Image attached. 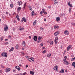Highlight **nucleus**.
Listing matches in <instances>:
<instances>
[{"label": "nucleus", "instance_id": "obj_3", "mask_svg": "<svg viewBox=\"0 0 75 75\" xmlns=\"http://www.w3.org/2000/svg\"><path fill=\"white\" fill-rule=\"evenodd\" d=\"M15 67V68H16V69H17L18 70V71H20V69H21V68L20 67L18 66H17L16 67Z\"/></svg>", "mask_w": 75, "mask_h": 75}, {"label": "nucleus", "instance_id": "obj_35", "mask_svg": "<svg viewBox=\"0 0 75 75\" xmlns=\"http://www.w3.org/2000/svg\"><path fill=\"white\" fill-rule=\"evenodd\" d=\"M5 44H6V45H7L8 44V42H6L4 43Z\"/></svg>", "mask_w": 75, "mask_h": 75}, {"label": "nucleus", "instance_id": "obj_64", "mask_svg": "<svg viewBox=\"0 0 75 75\" xmlns=\"http://www.w3.org/2000/svg\"><path fill=\"white\" fill-rule=\"evenodd\" d=\"M48 8H51V6H48Z\"/></svg>", "mask_w": 75, "mask_h": 75}, {"label": "nucleus", "instance_id": "obj_31", "mask_svg": "<svg viewBox=\"0 0 75 75\" xmlns=\"http://www.w3.org/2000/svg\"><path fill=\"white\" fill-rule=\"evenodd\" d=\"M50 56H51V54H47V57H50Z\"/></svg>", "mask_w": 75, "mask_h": 75}, {"label": "nucleus", "instance_id": "obj_45", "mask_svg": "<svg viewBox=\"0 0 75 75\" xmlns=\"http://www.w3.org/2000/svg\"><path fill=\"white\" fill-rule=\"evenodd\" d=\"M55 40H58V37H55Z\"/></svg>", "mask_w": 75, "mask_h": 75}, {"label": "nucleus", "instance_id": "obj_5", "mask_svg": "<svg viewBox=\"0 0 75 75\" xmlns=\"http://www.w3.org/2000/svg\"><path fill=\"white\" fill-rule=\"evenodd\" d=\"M5 31H7L8 30V27L6 25V27L4 28Z\"/></svg>", "mask_w": 75, "mask_h": 75}, {"label": "nucleus", "instance_id": "obj_63", "mask_svg": "<svg viewBox=\"0 0 75 75\" xmlns=\"http://www.w3.org/2000/svg\"><path fill=\"white\" fill-rule=\"evenodd\" d=\"M25 67H26V68H27V67H28V66L27 65Z\"/></svg>", "mask_w": 75, "mask_h": 75}, {"label": "nucleus", "instance_id": "obj_50", "mask_svg": "<svg viewBox=\"0 0 75 75\" xmlns=\"http://www.w3.org/2000/svg\"><path fill=\"white\" fill-rule=\"evenodd\" d=\"M54 29H57V26H55L54 27Z\"/></svg>", "mask_w": 75, "mask_h": 75}, {"label": "nucleus", "instance_id": "obj_36", "mask_svg": "<svg viewBox=\"0 0 75 75\" xmlns=\"http://www.w3.org/2000/svg\"><path fill=\"white\" fill-rule=\"evenodd\" d=\"M1 68H4V66L3 65H1Z\"/></svg>", "mask_w": 75, "mask_h": 75}, {"label": "nucleus", "instance_id": "obj_44", "mask_svg": "<svg viewBox=\"0 0 75 75\" xmlns=\"http://www.w3.org/2000/svg\"><path fill=\"white\" fill-rule=\"evenodd\" d=\"M17 75H23V74L21 73L19 74H17Z\"/></svg>", "mask_w": 75, "mask_h": 75}, {"label": "nucleus", "instance_id": "obj_61", "mask_svg": "<svg viewBox=\"0 0 75 75\" xmlns=\"http://www.w3.org/2000/svg\"><path fill=\"white\" fill-rule=\"evenodd\" d=\"M22 53V54H23V55H24V52H21Z\"/></svg>", "mask_w": 75, "mask_h": 75}, {"label": "nucleus", "instance_id": "obj_62", "mask_svg": "<svg viewBox=\"0 0 75 75\" xmlns=\"http://www.w3.org/2000/svg\"><path fill=\"white\" fill-rule=\"evenodd\" d=\"M6 14H8V12H6Z\"/></svg>", "mask_w": 75, "mask_h": 75}, {"label": "nucleus", "instance_id": "obj_28", "mask_svg": "<svg viewBox=\"0 0 75 75\" xmlns=\"http://www.w3.org/2000/svg\"><path fill=\"white\" fill-rule=\"evenodd\" d=\"M46 50H44L42 52V53L43 54H45V53H46Z\"/></svg>", "mask_w": 75, "mask_h": 75}, {"label": "nucleus", "instance_id": "obj_21", "mask_svg": "<svg viewBox=\"0 0 75 75\" xmlns=\"http://www.w3.org/2000/svg\"><path fill=\"white\" fill-rule=\"evenodd\" d=\"M13 4H11L10 7H11V8H13Z\"/></svg>", "mask_w": 75, "mask_h": 75}, {"label": "nucleus", "instance_id": "obj_55", "mask_svg": "<svg viewBox=\"0 0 75 75\" xmlns=\"http://www.w3.org/2000/svg\"><path fill=\"white\" fill-rule=\"evenodd\" d=\"M42 50H44L45 49V47H44L43 48H42Z\"/></svg>", "mask_w": 75, "mask_h": 75}, {"label": "nucleus", "instance_id": "obj_23", "mask_svg": "<svg viewBox=\"0 0 75 75\" xmlns=\"http://www.w3.org/2000/svg\"><path fill=\"white\" fill-rule=\"evenodd\" d=\"M26 4H27V3H25L24 4L23 8H25V6H26Z\"/></svg>", "mask_w": 75, "mask_h": 75}, {"label": "nucleus", "instance_id": "obj_60", "mask_svg": "<svg viewBox=\"0 0 75 75\" xmlns=\"http://www.w3.org/2000/svg\"><path fill=\"white\" fill-rule=\"evenodd\" d=\"M40 45H41V46L42 47V46H43V44H42L41 43L40 44Z\"/></svg>", "mask_w": 75, "mask_h": 75}, {"label": "nucleus", "instance_id": "obj_6", "mask_svg": "<svg viewBox=\"0 0 75 75\" xmlns=\"http://www.w3.org/2000/svg\"><path fill=\"white\" fill-rule=\"evenodd\" d=\"M56 20L57 21H60V20H61V19L59 17H57L56 18Z\"/></svg>", "mask_w": 75, "mask_h": 75}, {"label": "nucleus", "instance_id": "obj_25", "mask_svg": "<svg viewBox=\"0 0 75 75\" xmlns=\"http://www.w3.org/2000/svg\"><path fill=\"white\" fill-rule=\"evenodd\" d=\"M50 45H52V44H53V42L52 41H51V42H50Z\"/></svg>", "mask_w": 75, "mask_h": 75}, {"label": "nucleus", "instance_id": "obj_47", "mask_svg": "<svg viewBox=\"0 0 75 75\" xmlns=\"http://www.w3.org/2000/svg\"><path fill=\"white\" fill-rule=\"evenodd\" d=\"M69 6H70L71 7H73V6H72V4L70 5H69Z\"/></svg>", "mask_w": 75, "mask_h": 75}, {"label": "nucleus", "instance_id": "obj_20", "mask_svg": "<svg viewBox=\"0 0 75 75\" xmlns=\"http://www.w3.org/2000/svg\"><path fill=\"white\" fill-rule=\"evenodd\" d=\"M18 3L19 6H20V5H21V4L22 3L21 1H20V2L18 1Z\"/></svg>", "mask_w": 75, "mask_h": 75}, {"label": "nucleus", "instance_id": "obj_29", "mask_svg": "<svg viewBox=\"0 0 75 75\" xmlns=\"http://www.w3.org/2000/svg\"><path fill=\"white\" fill-rule=\"evenodd\" d=\"M21 10V7H19L18 8L17 10H18V11H20Z\"/></svg>", "mask_w": 75, "mask_h": 75}, {"label": "nucleus", "instance_id": "obj_16", "mask_svg": "<svg viewBox=\"0 0 75 75\" xmlns=\"http://www.w3.org/2000/svg\"><path fill=\"white\" fill-rule=\"evenodd\" d=\"M59 72L61 73H64V69H62Z\"/></svg>", "mask_w": 75, "mask_h": 75}, {"label": "nucleus", "instance_id": "obj_34", "mask_svg": "<svg viewBox=\"0 0 75 75\" xmlns=\"http://www.w3.org/2000/svg\"><path fill=\"white\" fill-rule=\"evenodd\" d=\"M62 16H63V14H61L60 15V17H62Z\"/></svg>", "mask_w": 75, "mask_h": 75}, {"label": "nucleus", "instance_id": "obj_40", "mask_svg": "<svg viewBox=\"0 0 75 75\" xmlns=\"http://www.w3.org/2000/svg\"><path fill=\"white\" fill-rule=\"evenodd\" d=\"M3 37H2L1 38V41H2L3 40Z\"/></svg>", "mask_w": 75, "mask_h": 75}, {"label": "nucleus", "instance_id": "obj_12", "mask_svg": "<svg viewBox=\"0 0 75 75\" xmlns=\"http://www.w3.org/2000/svg\"><path fill=\"white\" fill-rule=\"evenodd\" d=\"M22 45L23 47H25V42L24 41H23V42Z\"/></svg>", "mask_w": 75, "mask_h": 75}, {"label": "nucleus", "instance_id": "obj_30", "mask_svg": "<svg viewBox=\"0 0 75 75\" xmlns=\"http://www.w3.org/2000/svg\"><path fill=\"white\" fill-rule=\"evenodd\" d=\"M31 61H34V59L33 57H31Z\"/></svg>", "mask_w": 75, "mask_h": 75}, {"label": "nucleus", "instance_id": "obj_22", "mask_svg": "<svg viewBox=\"0 0 75 75\" xmlns=\"http://www.w3.org/2000/svg\"><path fill=\"white\" fill-rule=\"evenodd\" d=\"M24 29V28H21V29H19V30L20 31H21L22 30H23Z\"/></svg>", "mask_w": 75, "mask_h": 75}, {"label": "nucleus", "instance_id": "obj_14", "mask_svg": "<svg viewBox=\"0 0 75 75\" xmlns=\"http://www.w3.org/2000/svg\"><path fill=\"white\" fill-rule=\"evenodd\" d=\"M16 17L17 18V20H18V21H19L20 20H19V16H18V14L17 15Z\"/></svg>", "mask_w": 75, "mask_h": 75}, {"label": "nucleus", "instance_id": "obj_15", "mask_svg": "<svg viewBox=\"0 0 75 75\" xmlns=\"http://www.w3.org/2000/svg\"><path fill=\"white\" fill-rule=\"evenodd\" d=\"M72 66H74V67L75 68V62H73L71 64Z\"/></svg>", "mask_w": 75, "mask_h": 75}, {"label": "nucleus", "instance_id": "obj_49", "mask_svg": "<svg viewBox=\"0 0 75 75\" xmlns=\"http://www.w3.org/2000/svg\"><path fill=\"white\" fill-rule=\"evenodd\" d=\"M42 13H43L42 11H41L40 12V14H41V15H42Z\"/></svg>", "mask_w": 75, "mask_h": 75}, {"label": "nucleus", "instance_id": "obj_42", "mask_svg": "<svg viewBox=\"0 0 75 75\" xmlns=\"http://www.w3.org/2000/svg\"><path fill=\"white\" fill-rule=\"evenodd\" d=\"M70 3H71V2H69L68 3V6H69L70 5H71V4H70Z\"/></svg>", "mask_w": 75, "mask_h": 75}, {"label": "nucleus", "instance_id": "obj_41", "mask_svg": "<svg viewBox=\"0 0 75 75\" xmlns=\"http://www.w3.org/2000/svg\"><path fill=\"white\" fill-rule=\"evenodd\" d=\"M26 74H27V73H26V72H25L22 74V75H25Z\"/></svg>", "mask_w": 75, "mask_h": 75}, {"label": "nucleus", "instance_id": "obj_11", "mask_svg": "<svg viewBox=\"0 0 75 75\" xmlns=\"http://www.w3.org/2000/svg\"><path fill=\"white\" fill-rule=\"evenodd\" d=\"M71 45H70L68 47H67V51H69V50L71 48Z\"/></svg>", "mask_w": 75, "mask_h": 75}, {"label": "nucleus", "instance_id": "obj_9", "mask_svg": "<svg viewBox=\"0 0 75 75\" xmlns=\"http://www.w3.org/2000/svg\"><path fill=\"white\" fill-rule=\"evenodd\" d=\"M59 31H57V32L55 33H54V35H55V36H57V35H58L59 34Z\"/></svg>", "mask_w": 75, "mask_h": 75}, {"label": "nucleus", "instance_id": "obj_51", "mask_svg": "<svg viewBox=\"0 0 75 75\" xmlns=\"http://www.w3.org/2000/svg\"><path fill=\"white\" fill-rule=\"evenodd\" d=\"M40 29H41L42 30H44V28H40Z\"/></svg>", "mask_w": 75, "mask_h": 75}, {"label": "nucleus", "instance_id": "obj_46", "mask_svg": "<svg viewBox=\"0 0 75 75\" xmlns=\"http://www.w3.org/2000/svg\"><path fill=\"white\" fill-rule=\"evenodd\" d=\"M54 42L56 44H57V41H56V40H54Z\"/></svg>", "mask_w": 75, "mask_h": 75}, {"label": "nucleus", "instance_id": "obj_19", "mask_svg": "<svg viewBox=\"0 0 75 75\" xmlns=\"http://www.w3.org/2000/svg\"><path fill=\"white\" fill-rule=\"evenodd\" d=\"M28 60L29 62H31L32 61H31V58H28Z\"/></svg>", "mask_w": 75, "mask_h": 75}, {"label": "nucleus", "instance_id": "obj_8", "mask_svg": "<svg viewBox=\"0 0 75 75\" xmlns=\"http://www.w3.org/2000/svg\"><path fill=\"white\" fill-rule=\"evenodd\" d=\"M57 68H58V66H55L54 68L53 69L54 70L56 71H58V69H57Z\"/></svg>", "mask_w": 75, "mask_h": 75}, {"label": "nucleus", "instance_id": "obj_13", "mask_svg": "<svg viewBox=\"0 0 75 75\" xmlns=\"http://www.w3.org/2000/svg\"><path fill=\"white\" fill-rule=\"evenodd\" d=\"M13 50H14V47H12L9 50V52H11V51H13Z\"/></svg>", "mask_w": 75, "mask_h": 75}, {"label": "nucleus", "instance_id": "obj_39", "mask_svg": "<svg viewBox=\"0 0 75 75\" xmlns=\"http://www.w3.org/2000/svg\"><path fill=\"white\" fill-rule=\"evenodd\" d=\"M66 59H63V61H64V62H66L67 61H66Z\"/></svg>", "mask_w": 75, "mask_h": 75}, {"label": "nucleus", "instance_id": "obj_43", "mask_svg": "<svg viewBox=\"0 0 75 75\" xmlns=\"http://www.w3.org/2000/svg\"><path fill=\"white\" fill-rule=\"evenodd\" d=\"M38 40H41V38H40V36H39L38 38Z\"/></svg>", "mask_w": 75, "mask_h": 75}, {"label": "nucleus", "instance_id": "obj_24", "mask_svg": "<svg viewBox=\"0 0 75 75\" xmlns=\"http://www.w3.org/2000/svg\"><path fill=\"white\" fill-rule=\"evenodd\" d=\"M66 64L68 65L69 64V62H67V61L66 62Z\"/></svg>", "mask_w": 75, "mask_h": 75}, {"label": "nucleus", "instance_id": "obj_52", "mask_svg": "<svg viewBox=\"0 0 75 75\" xmlns=\"http://www.w3.org/2000/svg\"><path fill=\"white\" fill-rule=\"evenodd\" d=\"M44 21H47V19H46V18H44Z\"/></svg>", "mask_w": 75, "mask_h": 75}, {"label": "nucleus", "instance_id": "obj_38", "mask_svg": "<svg viewBox=\"0 0 75 75\" xmlns=\"http://www.w3.org/2000/svg\"><path fill=\"white\" fill-rule=\"evenodd\" d=\"M41 40H40L39 41H38L37 42V43H39V42H41Z\"/></svg>", "mask_w": 75, "mask_h": 75}, {"label": "nucleus", "instance_id": "obj_57", "mask_svg": "<svg viewBox=\"0 0 75 75\" xmlns=\"http://www.w3.org/2000/svg\"><path fill=\"white\" fill-rule=\"evenodd\" d=\"M72 60H75V57L74 58H72Z\"/></svg>", "mask_w": 75, "mask_h": 75}, {"label": "nucleus", "instance_id": "obj_53", "mask_svg": "<svg viewBox=\"0 0 75 75\" xmlns=\"http://www.w3.org/2000/svg\"><path fill=\"white\" fill-rule=\"evenodd\" d=\"M43 13L45 14H47V13L46 12H45Z\"/></svg>", "mask_w": 75, "mask_h": 75}, {"label": "nucleus", "instance_id": "obj_59", "mask_svg": "<svg viewBox=\"0 0 75 75\" xmlns=\"http://www.w3.org/2000/svg\"><path fill=\"white\" fill-rule=\"evenodd\" d=\"M72 24L73 25H75V23H72Z\"/></svg>", "mask_w": 75, "mask_h": 75}, {"label": "nucleus", "instance_id": "obj_37", "mask_svg": "<svg viewBox=\"0 0 75 75\" xmlns=\"http://www.w3.org/2000/svg\"><path fill=\"white\" fill-rule=\"evenodd\" d=\"M71 8H69V13H71Z\"/></svg>", "mask_w": 75, "mask_h": 75}, {"label": "nucleus", "instance_id": "obj_4", "mask_svg": "<svg viewBox=\"0 0 75 75\" xmlns=\"http://www.w3.org/2000/svg\"><path fill=\"white\" fill-rule=\"evenodd\" d=\"M64 33L65 35H68L69 34V32L68 31V30H66L64 32Z\"/></svg>", "mask_w": 75, "mask_h": 75}, {"label": "nucleus", "instance_id": "obj_56", "mask_svg": "<svg viewBox=\"0 0 75 75\" xmlns=\"http://www.w3.org/2000/svg\"><path fill=\"white\" fill-rule=\"evenodd\" d=\"M25 57L27 58V59H28V58H29L27 56H26Z\"/></svg>", "mask_w": 75, "mask_h": 75}, {"label": "nucleus", "instance_id": "obj_17", "mask_svg": "<svg viewBox=\"0 0 75 75\" xmlns=\"http://www.w3.org/2000/svg\"><path fill=\"white\" fill-rule=\"evenodd\" d=\"M30 74H32V75H34V71H30Z\"/></svg>", "mask_w": 75, "mask_h": 75}, {"label": "nucleus", "instance_id": "obj_48", "mask_svg": "<svg viewBox=\"0 0 75 75\" xmlns=\"http://www.w3.org/2000/svg\"><path fill=\"white\" fill-rule=\"evenodd\" d=\"M42 11L43 13H44L45 11V10H44L42 9Z\"/></svg>", "mask_w": 75, "mask_h": 75}, {"label": "nucleus", "instance_id": "obj_7", "mask_svg": "<svg viewBox=\"0 0 75 75\" xmlns=\"http://www.w3.org/2000/svg\"><path fill=\"white\" fill-rule=\"evenodd\" d=\"M33 39L34 41H37V37L36 36H34L33 38Z\"/></svg>", "mask_w": 75, "mask_h": 75}, {"label": "nucleus", "instance_id": "obj_54", "mask_svg": "<svg viewBox=\"0 0 75 75\" xmlns=\"http://www.w3.org/2000/svg\"><path fill=\"white\" fill-rule=\"evenodd\" d=\"M59 28V27L58 26H56V28Z\"/></svg>", "mask_w": 75, "mask_h": 75}, {"label": "nucleus", "instance_id": "obj_58", "mask_svg": "<svg viewBox=\"0 0 75 75\" xmlns=\"http://www.w3.org/2000/svg\"><path fill=\"white\" fill-rule=\"evenodd\" d=\"M67 57L66 56H65V57H64V58H65V59H67Z\"/></svg>", "mask_w": 75, "mask_h": 75}, {"label": "nucleus", "instance_id": "obj_26", "mask_svg": "<svg viewBox=\"0 0 75 75\" xmlns=\"http://www.w3.org/2000/svg\"><path fill=\"white\" fill-rule=\"evenodd\" d=\"M36 22L35 21L33 22V25H35L36 24Z\"/></svg>", "mask_w": 75, "mask_h": 75}, {"label": "nucleus", "instance_id": "obj_27", "mask_svg": "<svg viewBox=\"0 0 75 75\" xmlns=\"http://www.w3.org/2000/svg\"><path fill=\"white\" fill-rule=\"evenodd\" d=\"M58 2L57 1H54V3L55 4H58Z\"/></svg>", "mask_w": 75, "mask_h": 75}, {"label": "nucleus", "instance_id": "obj_18", "mask_svg": "<svg viewBox=\"0 0 75 75\" xmlns=\"http://www.w3.org/2000/svg\"><path fill=\"white\" fill-rule=\"evenodd\" d=\"M32 15L31 16L32 17L34 15V11H32L31 12Z\"/></svg>", "mask_w": 75, "mask_h": 75}, {"label": "nucleus", "instance_id": "obj_10", "mask_svg": "<svg viewBox=\"0 0 75 75\" xmlns=\"http://www.w3.org/2000/svg\"><path fill=\"white\" fill-rule=\"evenodd\" d=\"M10 71V69L9 68H7L6 69V72H9Z\"/></svg>", "mask_w": 75, "mask_h": 75}, {"label": "nucleus", "instance_id": "obj_33", "mask_svg": "<svg viewBox=\"0 0 75 75\" xmlns=\"http://www.w3.org/2000/svg\"><path fill=\"white\" fill-rule=\"evenodd\" d=\"M29 8L30 10L32 11V8L31 7L29 6Z\"/></svg>", "mask_w": 75, "mask_h": 75}, {"label": "nucleus", "instance_id": "obj_1", "mask_svg": "<svg viewBox=\"0 0 75 75\" xmlns=\"http://www.w3.org/2000/svg\"><path fill=\"white\" fill-rule=\"evenodd\" d=\"M7 53H4V52H3L2 53L1 55H2V57H7Z\"/></svg>", "mask_w": 75, "mask_h": 75}, {"label": "nucleus", "instance_id": "obj_2", "mask_svg": "<svg viewBox=\"0 0 75 75\" xmlns=\"http://www.w3.org/2000/svg\"><path fill=\"white\" fill-rule=\"evenodd\" d=\"M24 21V22H27V20H26V19L25 18V17H23L22 20H21V21L22 22H23Z\"/></svg>", "mask_w": 75, "mask_h": 75}, {"label": "nucleus", "instance_id": "obj_32", "mask_svg": "<svg viewBox=\"0 0 75 75\" xmlns=\"http://www.w3.org/2000/svg\"><path fill=\"white\" fill-rule=\"evenodd\" d=\"M16 49H18V45H17L16 46Z\"/></svg>", "mask_w": 75, "mask_h": 75}]
</instances>
